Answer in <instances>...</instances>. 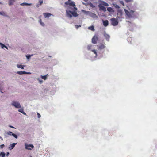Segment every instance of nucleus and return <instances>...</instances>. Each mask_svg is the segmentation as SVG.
I'll return each instance as SVG.
<instances>
[{"label":"nucleus","instance_id":"f257e3e1","mask_svg":"<svg viewBox=\"0 0 157 157\" xmlns=\"http://www.w3.org/2000/svg\"><path fill=\"white\" fill-rule=\"evenodd\" d=\"M66 14L67 17L70 18H71L72 17V15L75 17L78 16L77 12L70 10H66Z\"/></svg>","mask_w":157,"mask_h":157},{"label":"nucleus","instance_id":"f03ea898","mask_svg":"<svg viewBox=\"0 0 157 157\" xmlns=\"http://www.w3.org/2000/svg\"><path fill=\"white\" fill-rule=\"evenodd\" d=\"M65 4L67 6L69 5L70 6H72L74 7V9L75 10H77V8L75 7V3L71 0H68V1L66 2H65Z\"/></svg>","mask_w":157,"mask_h":157},{"label":"nucleus","instance_id":"7ed1b4c3","mask_svg":"<svg viewBox=\"0 0 157 157\" xmlns=\"http://www.w3.org/2000/svg\"><path fill=\"white\" fill-rule=\"evenodd\" d=\"M110 20L111 21V24L112 25L115 26L118 24V22L117 19L113 18L111 19Z\"/></svg>","mask_w":157,"mask_h":157},{"label":"nucleus","instance_id":"20e7f679","mask_svg":"<svg viewBox=\"0 0 157 157\" xmlns=\"http://www.w3.org/2000/svg\"><path fill=\"white\" fill-rule=\"evenodd\" d=\"M11 105L17 108H20L21 107V105L19 102L15 101H12Z\"/></svg>","mask_w":157,"mask_h":157},{"label":"nucleus","instance_id":"39448f33","mask_svg":"<svg viewBox=\"0 0 157 157\" xmlns=\"http://www.w3.org/2000/svg\"><path fill=\"white\" fill-rule=\"evenodd\" d=\"M134 12V11L133 10H131L129 12L127 10L125 11V12L127 15L128 16V17H133Z\"/></svg>","mask_w":157,"mask_h":157},{"label":"nucleus","instance_id":"423d86ee","mask_svg":"<svg viewBox=\"0 0 157 157\" xmlns=\"http://www.w3.org/2000/svg\"><path fill=\"white\" fill-rule=\"evenodd\" d=\"M98 40V37L97 36H93L92 39V43L94 44L97 43Z\"/></svg>","mask_w":157,"mask_h":157},{"label":"nucleus","instance_id":"0eeeda50","mask_svg":"<svg viewBox=\"0 0 157 157\" xmlns=\"http://www.w3.org/2000/svg\"><path fill=\"white\" fill-rule=\"evenodd\" d=\"M25 146L26 149L30 150L34 147L33 145L32 144H25Z\"/></svg>","mask_w":157,"mask_h":157},{"label":"nucleus","instance_id":"6e6552de","mask_svg":"<svg viewBox=\"0 0 157 157\" xmlns=\"http://www.w3.org/2000/svg\"><path fill=\"white\" fill-rule=\"evenodd\" d=\"M103 35L105 37L106 40L107 41H109V40L110 36L109 34H107L105 32L104 33Z\"/></svg>","mask_w":157,"mask_h":157},{"label":"nucleus","instance_id":"1a4fd4ad","mask_svg":"<svg viewBox=\"0 0 157 157\" xmlns=\"http://www.w3.org/2000/svg\"><path fill=\"white\" fill-rule=\"evenodd\" d=\"M100 4L99 5H101V6H109V4L105 2L104 1L100 0L99 1Z\"/></svg>","mask_w":157,"mask_h":157},{"label":"nucleus","instance_id":"9d476101","mask_svg":"<svg viewBox=\"0 0 157 157\" xmlns=\"http://www.w3.org/2000/svg\"><path fill=\"white\" fill-rule=\"evenodd\" d=\"M43 14L45 18H49L51 16L53 15L52 14L48 13H44Z\"/></svg>","mask_w":157,"mask_h":157},{"label":"nucleus","instance_id":"9b49d317","mask_svg":"<svg viewBox=\"0 0 157 157\" xmlns=\"http://www.w3.org/2000/svg\"><path fill=\"white\" fill-rule=\"evenodd\" d=\"M41 16H40L39 17V22L41 26H45V25L44 22H42V20L41 19Z\"/></svg>","mask_w":157,"mask_h":157},{"label":"nucleus","instance_id":"f8f14e48","mask_svg":"<svg viewBox=\"0 0 157 157\" xmlns=\"http://www.w3.org/2000/svg\"><path fill=\"white\" fill-rule=\"evenodd\" d=\"M98 7L100 10L104 11H106V8L103 6H101V5H98Z\"/></svg>","mask_w":157,"mask_h":157},{"label":"nucleus","instance_id":"ddd939ff","mask_svg":"<svg viewBox=\"0 0 157 157\" xmlns=\"http://www.w3.org/2000/svg\"><path fill=\"white\" fill-rule=\"evenodd\" d=\"M105 46L104 44H101L100 46H99L98 49L100 50L103 49H104L105 48Z\"/></svg>","mask_w":157,"mask_h":157},{"label":"nucleus","instance_id":"4468645a","mask_svg":"<svg viewBox=\"0 0 157 157\" xmlns=\"http://www.w3.org/2000/svg\"><path fill=\"white\" fill-rule=\"evenodd\" d=\"M16 144V143H13V144H11L10 145V146H9V149L10 150H12L13 149V148L15 147V146Z\"/></svg>","mask_w":157,"mask_h":157},{"label":"nucleus","instance_id":"2eb2a0df","mask_svg":"<svg viewBox=\"0 0 157 157\" xmlns=\"http://www.w3.org/2000/svg\"><path fill=\"white\" fill-rule=\"evenodd\" d=\"M103 24L105 27L107 26L108 25V21L107 20L103 21Z\"/></svg>","mask_w":157,"mask_h":157},{"label":"nucleus","instance_id":"dca6fc26","mask_svg":"<svg viewBox=\"0 0 157 157\" xmlns=\"http://www.w3.org/2000/svg\"><path fill=\"white\" fill-rule=\"evenodd\" d=\"M26 73V72L25 71H18L17 72V73L19 75L24 74Z\"/></svg>","mask_w":157,"mask_h":157},{"label":"nucleus","instance_id":"f3484780","mask_svg":"<svg viewBox=\"0 0 157 157\" xmlns=\"http://www.w3.org/2000/svg\"><path fill=\"white\" fill-rule=\"evenodd\" d=\"M88 29L89 30H90L93 31H94L95 30L93 26H90L88 28Z\"/></svg>","mask_w":157,"mask_h":157},{"label":"nucleus","instance_id":"a211bd4d","mask_svg":"<svg viewBox=\"0 0 157 157\" xmlns=\"http://www.w3.org/2000/svg\"><path fill=\"white\" fill-rule=\"evenodd\" d=\"M17 66L18 68H21L22 69H23L24 68V67H25V66L22 65H20H20L17 64Z\"/></svg>","mask_w":157,"mask_h":157},{"label":"nucleus","instance_id":"6ab92c4d","mask_svg":"<svg viewBox=\"0 0 157 157\" xmlns=\"http://www.w3.org/2000/svg\"><path fill=\"white\" fill-rule=\"evenodd\" d=\"M15 0H9V5H10L13 4Z\"/></svg>","mask_w":157,"mask_h":157},{"label":"nucleus","instance_id":"aec40b11","mask_svg":"<svg viewBox=\"0 0 157 157\" xmlns=\"http://www.w3.org/2000/svg\"><path fill=\"white\" fill-rule=\"evenodd\" d=\"M47 75H48L47 74L44 76H41V78L44 80H46L47 79Z\"/></svg>","mask_w":157,"mask_h":157},{"label":"nucleus","instance_id":"412c9836","mask_svg":"<svg viewBox=\"0 0 157 157\" xmlns=\"http://www.w3.org/2000/svg\"><path fill=\"white\" fill-rule=\"evenodd\" d=\"M31 5V4H29L27 3H23L21 4V5L22 6H23L25 5L30 6Z\"/></svg>","mask_w":157,"mask_h":157},{"label":"nucleus","instance_id":"4be33fe9","mask_svg":"<svg viewBox=\"0 0 157 157\" xmlns=\"http://www.w3.org/2000/svg\"><path fill=\"white\" fill-rule=\"evenodd\" d=\"M0 44L1 47L2 48H3L4 47H5L7 49V47L5 45H4L3 44L1 43H0Z\"/></svg>","mask_w":157,"mask_h":157},{"label":"nucleus","instance_id":"5701e85b","mask_svg":"<svg viewBox=\"0 0 157 157\" xmlns=\"http://www.w3.org/2000/svg\"><path fill=\"white\" fill-rule=\"evenodd\" d=\"M132 38L131 37H128L127 39V41L128 42H131V41H132Z\"/></svg>","mask_w":157,"mask_h":157},{"label":"nucleus","instance_id":"b1692460","mask_svg":"<svg viewBox=\"0 0 157 157\" xmlns=\"http://www.w3.org/2000/svg\"><path fill=\"white\" fill-rule=\"evenodd\" d=\"M5 155V154L3 152H2L0 153V155H1L2 157H4Z\"/></svg>","mask_w":157,"mask_h":157},{"label":"nucleus","instance_id":"393cba45","mask_svg":"<svg viewBox=\"0 0 157 157\" xmlns=\"http://www.w3.org/2000/svg\"><path fill=\"white\" fill-rule=\"evenodd\" d=\"M18 111L19 112L22 113H23L24 111V109L23 108L21 109L18 110Z\"/></svg>","mask_w":157,"mask_h":157},{"label":"nucleus","instance_id":"a878e982","mask_svg":"<svg viewBox=\"0 0 157 157\" xmlns=\"http://www.w3.org/2000/svg\"><path fill=\"white\" fill-rule=\"evenodd\" d=\"M127 3L131 2H133V0H124Z\"/></svg>","mask_w":157,"mask_h":157},{"label":"nucleus","instance_id":"bb28decb","mask_svg":"<svg viewBox=\"0 0 157 157\" xmlns=\"http://www.w3.org/2000/svg\"><path fill=\"white\" fill-rule=\"evenodd\" d=\"M13 133L11 131H9L7 132L6 134L8 135H12Z\"/></svg>","mask_w":157,"mask_h":157},{"label":"nucleus","instance_id":"cd10ccee","mask_svg":"<svg viewBox=\"0 0 157 157\" xmlns=\"http://www.w3.org/2000/svg\"><path fill=\"white\" fill-rule=\"evenodd\" d=\"M107 10L110 12L112 10V9L111 7H108L107 8Z\"/></svg>","mask_w":157,"mask_h":157},{"label":"nucleus","instance_id":"c85d7f7f","mask_svg":"<svg viewBox=\"0 0 157 157\" xmlns=\"http://www.w3.org/2000/svg\"><path fill=\"white\" fill-rule=\"evenodd\" d=\"M12 135L16 139L17 138V136L14 133H13Z\"/></svg>","mask_w":157,"mask_h":157},{"label":"nucleus","instance_id":"c756f323","mask_svg":"<svg viewBox=\"0 0 157 157\" xmlns=\"http://www.w3.org/2000/svg\"><path fill=\"white\" fill-rule=\"evenodd\" d=\"M92 47V45H88L87 46V48L88 50H89L91 49Z\"/></svg>","mask_w":157,"mask_h":157},{"label":"nucleus","instance_id":"7c9ffc66","mask_svg":"<svg viewBox=\"0 0 157 157\" xmlns=\"http://www.w3.org/2000/svg\"><path fill=\"white\" fill-rule=\"evenodd\" d=\"M92 51L95 54L96 56H97V53L95 50H92Z\"/></svg>","mask_w":157,"mask_h":157},{"label":"nucleus","instance_id":"2f4dec72","mask_svg":"<svg viewBox=\"0 0 157 157\" xmlns=\"http://www.w3.org/2000/svg\"><path fill=\"white\" fill-rule=\"evenodd\" d=\"M115 7L117 9H119L120 8L119 6L117 4H115L114 5Z\"/></svg>","mask_w":157,"mask_h":157},{"label":"nucleus","instance_id":"473e14b6","mask_svg":"<svg viewBox=\"0 0 157 157\" xmlns=\"http://www.w3.org/2000/svg\"><path fill=\"white\" fill-rule=\"evenodd\" d=\"M39 2L40 3V5H41L43 2V0H39Z\"/></svg>","mask_w":157,"mask_h":157},{"label":"nucleus","instance_id":"72a5a7b5","mask_svg":"<svg viewBox=\"0 0 157 157\" xmlns=\"http://www.w3.org/2000/svg\"><path fill=\"white\" fill-rule=\"evenodd\" d=\"M33 56V55H27L26 56V58L27 59H29L30 58V57Z\"/></svg>","mask_w":157,"mask_h":157},{"label":"nucleus","instance_id":"f704fd0d","mask_svg":"<svg viewBox=\"0 0 157 157\" xmlns=\"http://www.w3.org/2000/svg\"><path fill=\"white\" fill-rule=\"evenodd\" d=\"M120 3L122 4L123 6H124V4L123 1H120Z\"/></svg>","mask_w":157,"mask_h":157},{"label":"nucleus","instance_id":"c9c22d12","mask_svg":"<svg viewBox=\"0 0 157 157\" xmlns=\"http://www.w3.org/2000/svg\"><path fill=\"white\" fill-rule=\"evenodd\" d=\"M81 26V25H75V27L76 29L78 28L79 27H80Z\"/></svg>","mask_w":157,"mask_h":157},{"label":"nucleus","instance_id":"e433bc0d","mask_svg":"<svg viewBox=\"0 0 157 157\" xmlns=\"http://www.w3.org/2000/svg\"><path fill=\"white\" fill-rule=\"evenodd\" d=\"M0 14H1V15H5V13L4 12H0Z\"/></svg>","mask_w":157,"mask_h":157},{"label":"nucleus","instance_id":"4c0bfd02","mask_svg":"<svg viewBox=\"0 0 157 157\" xmlns=\"http://www.w3.org/2000/svg\"><path fill=\"white\" fill-rule=\"evenodd\" d=\"M4 145L3 144L0 145V148L2 149L4 147Z\"/></svg>","mask_w":157,"mask_h":157},{"label":"nucleus","instance_id":"58836bf2","mask_svg":"<svg viewBox=\"0 0 157 157\" xmlns=\"http://www.w3.org/2000/svg\"><path fill=\"white\" fill-rule=\"evenodd\" d=\"M37 114L38 116V117L40 118L41 116L38 113H37Z\"/></svg>","mask_w":157,"mask_h":157},{"label":"nucleus","instance_id":"ea45409f","mask_svg":"<svg viewBox=\"0 0 157 157\" xmlns=\"http://www.w3.org/2000/svg\"><path fill=\"white\" fill-rule=\"evenodd\" d=\"M26 73H25V74H31V73L30 72H26Z\"/></svg>","mask_w":157,"mask_h":157},{"label":"nucleus","instance_id":"a19ab883","mask_svg":"<svg viewBox=\"0 0 157 157\" xmlns=\"http://www.w3.org/2000/svg\"><path fill=\"white\" fill-rule=\"evenodd\" d=\"M9 127L13 128H15L14 127L11 125H9Z\"/></svg>","mask_w":157,"mask_h":157},{"label":"nucleus","instance_id":"79ce46f5","mask_svg":"<svg viewBox=\"0 0 157 157\" xmlns=\"http://www.w3.org/2000/svg\"><path fill=\"white\" fill-rule=\"evenodd\" d=\"M23 113H22L23 114H24V115H26V114L24 112V111H23Z\"/></svg>","mask_w":157,"mask_h":157},{"label":"nucleus","instance_id":"37998d69","mask_svg":"<svg viewBox=\"0 0 157 157\" xmlns=\"http://www.w3.org/2000/svg\"><path fill=\"white\" fill-rule=\"evenodd\" d=\"M92 14H93V16H96V15L94 13H92Z\"/></svg>","mask_w":157,"mask_h":157},{"label":"nucleus","instance_id":"c03bdc74","mask_svg":"<svg viewBox=\"0 0 157 157\" xmlns=\"http://www.w3.org/2000/svg\"><path fill=\"white\" fill-rule=\"evenodd\" d=\"M9 154V153L8 152H7V153H6V156H8V155Z\"/></svg>","mask_w":157,"mask_h":157},{"label":"nucleus","instance_id":"a18cd8bd","mask_svg":"<svg viewBox=\"0 0 157 157\" xmlns=\"http://www.w3.org/2000/svg\"><path fill=\"white\" fill-rule=\"evenodd\" d=\"M0 139H1V140H3V138L1 137L0 136Z\"/></svg>","mask_w":157,"mask_h":157},{"label":"nucleus","instance_id":"49530a36","mask_svg":"<svg viewBox=\"0 0 157 157\" xmlns=\"http://www.w3.org/2000/svg\"><path fill=\"white\" fill-rule=\"evenodd\" d=\"M85 2H86L88 0H83Z\"/></svg>","mask_w":157,"mask_h":157},{"label":"nucleus","instance_id":"de8ad7c7","mask_svg":"<svg viewBox=\"0 0 157 157\" xmlns=\"http://www.w3.org/2000/svg\"><path fill=\"white\" fill-rule=\"evenodd\" d=\"M1 3L0 2V4H1Z\"/></svg>","mask_w":157,"mask_h":157}]
</instances>
